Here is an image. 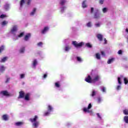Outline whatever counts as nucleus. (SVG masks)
<instances>
[{
    "label": "nucleus",
    "instance_id": "nucleus-1",
    "mask_svg": "<svg viewBox=\"0 0 128 128\" xmlns=\"http://www.w3.org/2000/svg\"><path fill=\"white\" fill-rule=\"evenodd\" d=\"M100 80V76L96 74H92V76L88 75L85 78V80L86 82H88L89 84H96V82H98Z\"/></svg>",
    "mask_w": 128,
    "mask_h": 128
},
{
    "label": "nucleus",
    "instance_id": "nucleus-2",
    "mask_svg": "<svg viewBox=\"0 0 128 128\" xmlns=\"http://www.w3.org/2000/svg\"><path fill=\"white\" fill-rule=\"evenodd\" d=\"M18 25H14L12 27V28L10 30V34H13L14 38V40H18L20 38H22V36H24V32H22L19 35H16V32H18Z\"/></svg>",
    "mask_w": 128,
    "mask_h": 128
},
{
    "label": "nucleus",
    "instance_id": "nucleus-3",
    "mask_svg": "<svg viewBox=\"0 0 128 128\" xmlns=\"http://www.w3.org/2000/svg\"><path fill=\"white\" fill-rule=\"evenodd\" d=\"M92 108V103H90L88 104V108L86 107H84L82 109V110H83V112H84L85 114H90V116H92L94 114V112L90 108Z\"/></svg>",
    "mask_w": 128,
    "mask_h": 128
},
{
    "label": "nucleus",
    "instance_id": "nucleus-4",
    "mask_svg": "<svg viewBox=\"0 0 128 128\" xmlns=\"http://www.w3.org/2000/svg\"><path fill=\"white\" fill-rule=\"evenodd\" d=\"M38 116H35L34 118L30 119V122H32V126L34 128H38L40 126V122L38 120Z\"/></svg>",
    "mask_w": 128,
    "mask_h": 128
},
{
    "label": "nucleus",
    "instance_id": "nucleus-5",
    "mask_svg": "<svg viewBox=\"0 0 128 128\" xmlns=\"http://www.w3.org/2000/svg\"><path fill=\"white\" fill-rule=\"evenodd\" d=\"M52 112H54V107L50 104H48L47 111L44 112V116H50Z\"/></svg>",
    "mask_w": 128,
    "mask_h": 128
},
{
    "label": "nucleus",
    "instance_id": "nucleus-6",
    "mask_svg": "<svg viewBox=\"0 0 128 128\" xmlns=\"http://www.w3.org/2000/svg\"><path fill=\"white\" fill-rule=\"evenodd\" d=\"M72 44H73L75 48H82V46L84 44V42L78 43L76 41H73Z\"/></svg>",
    "mask_w": 128,
    "mask_h": 128
},
{
    "label": "nucleus",
    "instance_id": "nucleus-7",
    "mask_svg": "<svg viewBox=\"0 0 128 128\" xmlns=\"http://www.w3.org/2000/svg\"><path fill=\"white\" fill-rule=\"evenodd\" d=\"M122 78H124V77H122V76H120V77L118 78V84H119V85H118L116 88V90H120L122 88V82H120V80H122Z\"/></svg>",
    "mask_w": 128,
    "mask_h": 128
},
{
    "label": "nucleus",
    "instance_id": "nucleus-8",
    "mask_svg": "<svg viewBox=\"0 0 128 128\" xmlns=\"http://www.w3.org/2000/svg\"><path fill=\"white\" fill-rule=\"evenodd\" d=\"M32 0H21L20 2V7L22 8V6H24V4H25L26 2L28 6H30V4Z\"/></svg>",
    "mask_w": 128,
    "mask_h": 128
},
{
    "label": "nucleus",
    "instance_id": "nucleus-9",
    "mask_svg": "<svg viewBox=\"0 0 128 128\" xmlns=\"http://www.w3.org/2000/svg\"><path fill=\"white\" fill-rule=\"evenodd\" d=\"M31 36H32V34L30 33H28L26 34L24 37V40H25V42H28Z\"/></svg>",
    "mask_w": 128,
    "mask_h": 128
},
{
    "label": "nucleus",
    "instance_id": "nucleus-10",
    "mask_svg": "<svg viewBox=\"0 0 128 128\" xmlns=\"http://www.w3.org/2000/svg\"><path fill=\"white\" fill-rule=\"evenodd\" d=\"M0 94L4 96H10V94L6 90H3L0 92Z\"/></svg>",
    "mask_w": 128,
    "mask_h": 128
},
{
    "label": "nucleus",
    "instance_id": "nucleus-11",
    "mask_svg": "<svg viewBox=\"0 0 128 128\" xmlns=\"http://www.w3.org/2000/svg\"><path fill=\"white\" fill-rule=\"evenodd\" d=\"M70 48H72V46L68 44H66L64 48V52H68Z\"/></svg>",
    "mask_w": 128,
    "mask_h": 128
},
{
    "label": "nucleus",
    "instance_id": "nucleus-12",
    "mask_svg": "<svg viewBox=\"0 0 128 128\" xmlns=\"http://www.w3.org/2000/svg\"><path fill=\"white\" fill-rule=\"evenodd\" d=\"M48 30H50V28L48 26H45L41 31L42 34H46L48 32Z\"/></svg>",
    "mask_w": 128,
    "mask_h": 128
},
{
    "label": "nucleus",
    "instance_id": "nucleus-13",
    "mask_svg": "<svg viewBox=\"0 0 128 128\" xmlns=\"http://www.w3.org/2000/svg\"><path fill=\"white\" fill-rule=\"evenodd\" d=\"M36 66H38V60H36V59H34L32 62V68H36Z\"/></svg>",
    "mask_w": 128,
    "mask_h": 128
},
{
    "label": "nucleus",
    "instance_id": "nucleus-14",
    "mask_svg": "<svg viewBox=\"0 0 128 128\" xmlns=\"http://www.w3.org/2000/svg\"><path fill=\"white\" fill-rule=\"evenodd\" d=\"M94 18H100V14L98 11H97L94 14Z\"/></svg>",
    "mask_w": 128,
    "mask_h": 128
},
{
    "label": "nucleus",
    "instance_id": "nucleus-15",
    "mask_svg": "<svg viewBox=\"0 0 128 128\" xmlns=\"http://www.w3.org/2000/svg\"><path fill=\"white\" fill-rule=\"evenodd\" d=\"M24 98V92L21 91L19 92V96L18 98Z\"/></svg>",
    "mask_w": 128,
    "mask_h": 128
},
{
    "label": "nucleus",
    "instance_id": "nucleus-16",
    "mask_svg": "<svg viewBox=\"0 0 128 128\" xmlns=\"http://www.w3.org/2000/svg\"><path fill=\"white\" fill-rule=\"evenodd\" d=\"M2 118L3 120L6 121V120H8V118H10V117L8 116V114H4L2 116Z\"/></svg>",
    "mask_w": 128,
    "mask_h": 128
},
{
    "label": "nucleus",
    "instance_id": "nucleus-17",
    "mask_svg": "<svg viewBox=\"0 0 128 128\" xmlns=\"http://www.w3.org/2000/svg\"><path fill=\"white\" fill-rule=\"evenodd\" d=\"M8 60V57H3L1 58L0 62H6Z\"/></svg>",
    "mask_w": 128,
    "mask_h": 128
},
{
    "label": "nucleus",
    "instance_id": "nucleus-18",
    "mask_svg": "<svg viewBox=\"0 0 128 128\" xmlns=\"http://www.w3.org/2000/svg\"><path fill=\"white\" fill-rule=\"evenodd\" d=\"M30 94H27L24 96V100H30Z\"/></svg>",
    "mask_w": 128,
    "mask_h": 128
},
{
    "label": "nucleus",
    "instance_id": "nucleus-19",
    "mask_svg": "<svg viewBox=\"0 0 128 128\" xmlns=\"http://www.w3.org/2000/svg\"><path fill=\"white\" fill-rule=\"evenodd\" d=\"M25 50H26V48L24 46L21 47L20 50V54H24V52Z\"/></svg>",
    "mask_w": 128,
    "mask_h": 128
},
{
    "label": "nucleus",
    "instance_id": "nucleus-20",
    "mask_svg": "<svg viewBox=\"0 0 128 128\" xmlns=\"http://www.w3.org/2000/svg\"><path fill=\"white\" fill-rule=\"evenodd\" d=\"M82 6L83 8H84L88 7V5L86 4V0H84L82 2Z\"/></svg>",
    "mask_w": 128,
    "mask_h": 128
},
{
    "label": "nucleus",
    "instance_id": "nucleus-21",
    "mask_svg": "<svg viewBox=\"0 0 128 128\" xmlns=\"http://www.w3.org/2000/svg\"><path fill=\"white\" fill-rule=\"evenodd\" d=\"M100 26H102L101 22H98L94 24L95 28H100Z\"/></svg>",
    "mask_w": 128,
    "mask_h": 128
},
{
    "label": "nucleus",
    "instance_id": "nucleus-22",
    "mask_svg": "<svg viewBox=\"0 0 128 128\" xmlns=\"http://www.w3.org/2000/svg\"><path fill=\"white\" fill-rule=\"evenodd\" d=\"M103 36L101 34H97V38H98V40H102V38H103Z\"/></svg>",
    "mask_w": 128,
    "mask_h": 128
},
{
    "label": "nucleus",
    "instance_id": "nucleus-23",
    "mask_svg": "<svg viewBox=\"0 0 128 128\" xmlns=\"http://www.w3.org/2000/svg\"><path fill=\"white\" fill-rule=\"evenodd\" d=\"M60 6H64L66 4V0H61L60 2Z\"/></svg>",
    "mask_w": 128,
    "mask_h": 128
},
{
    "label": "nucleus",
    "instance_id": "nucleus-24",
    "mask_svg": "<svg viewBox=\"0 0 128 128\" xmlns=\"http://www.w3.org/2000/svg\"><path fill=\"white\" fill-rule=\"evenodd\" d=\"M36 8H34L32 11V12L30 13V15L34 16V14H36Z\"/></svg>",
    "mask_w": 128,
    "mask_h": 128
},
{
    "label": "nucleus",
    "instance_id": "nucleus-25",
    "mask_svg": "<svg viewBox=\"0 0 128 128\" xmlns=\"http://www.w3.org/2000/svg\"><path fill=\"white\" fill-rule=\"evenodd\" d=\"M76 60L78 62H82V58L80 56H77L76 58Z\"/></svg>",
    "mask_w": 128,
    "mask_h": 128
},
{
    "label": "nucleus",
    "instance_id": "nucleus-26",
    "mask_svg": "<svg viewBox=\"0 0 128 128\" xmlns=\"http://www.w3.org/2000/svg\"><path fill=\"white\" fill-rule=\"evenodd\" d=\"M114 58H110L108 60L107 63L108 64H112V62H114Z\"/></svg>",
    "mask_w": 128,
    "mask_h": 128
},
{
    "label": "nucleus",
    "instance_id": "nucleus-27",
    "mask_svg": "<svg viewBox=\"0 0 128 128\" xmlns=\"http://www.w3.org/2000/svg\"><path fill=\"white\" fill-rule=\"evenodd\" d=\"M55 86L57 88H60V82H56L55 83Z\"/></svg>",
    "mask_w": 128,
    "mask_h": 128
},
{
    "label": "nucleus",
    "instance_id": "nucleus-28",
    "mask_svg": "<svg viewBox=\"0 0 128 128\" xmlns=\"http://www.w3.org/2000/svg\"><path fill=\"white\" fill-rule=\"evenodd\" d=\"M15 124L17 126H22V124H24V122H17Z\"/></svg>",
    "mask_w": 128,
    "mask_h": 128
},
{
    "label": "nucleus",
    "instance_id": "nucleus-29",
    "mask_svg": "<svg viewBox=\"0 0 128 128\" xmlns=\"http://www.w3.org/2000/svg\"><path fill=\"white\" fill-rule=\"evenodd\" d=\"M8 24V21H3L1 23V24H2V26H6V24Z\"/></svg>",
    "mask_w": 128,
    "mask_h": 128
},
{
    "label": "nucleus",
    "instance_id": "nucleus-30",
    "mask_svg": "<svg viewBox=\"0 0 128 128\" xmlns=\"http://www.w3.org/2000/svg\"><path fill=\"white\" fill-rule=\"evenodd\" d=\"M100 90L102 92H106V88L104 86H100Z\"/></svg>",
    "mask_w": 128,
    "mask_h": 128
},
{
    "label": "nucleus",
    "instance_id": "nucleus-31",
    "mask_svg": "<svg viewBox=\"0 0 128 128\" xmlns=\"http://www.w3.org/2000/svg\"><path fill=\"white\" fill-rule=\"evenodd\" d=\"M96 92L94 90H92V92L91 94V96L94 98V96H96Z\"/></svg>",
    "mask_w": 128,
    "mask_h": 128
},
{
    "label": "nucleus",
    "instance_id": "nucleus-32",
    "mask_svg": "<svg viewBox=\"0 0 128 128\" xmlns=\"http://www.w3.org/2000/svg\"><path fill=\"white\" fill-rule=\"evenodd\" d=\"M108 8H102V12L104 14H106V13L108 12Z\"/></svg>",
    "mask_w": 128,
    "mask_h": 128
},
{
    "label": "nucleus",
    "instance_id": "nucleus-33",
    "mask_svg": "<svg viewBox=\"0 0 128 128\" xmlns=\"http://www.w3.org/2000/svg\"><path fill=\"white\" fill-rule=\"evenodd\" d=\"M96 56L97 60H100V54L99 53L96 54Z\"/></svg>",
    "mask_w": 128,
    "mask_h": 128
},
{
    "label": "nucleus",
    "instance_id": "nucleus-34",
    "mask_svg": "<svg viewBox=\"0 0 128 128\" xmlns=\"http://www.w3.org/2000/svg\"><path fill=\"white\" fill-rule=\"evenodd\" d=\"M124 122L126 123V124H128V116H124Z\"/></svg>",
    "mask_w": 128,
    "mask_h": 128
},
{
    "label": "nucleus",
    "instance_id": "nucleus-35",
    "mask_svg": "<svg viewBox=\"0 0 128 128\" xmlns=\"http://www.w3.org/2000/svg\"><path fill=\"white\" fill-rule=\"evenodd\" d=\"M4 8L5 10H8V8H10V4H6L4 5Z\"/></svg>",
    "mask_w": 128,
    "mask_h": 128
},
{
    "label": "nucleus",
    "instance_id": "nucleus-36",
    "mask_svg": "<svg viewBox=\"0 0 128 128\" xmlns=\"http://www.w3.org/2000/svg\"><path fill=\"white\" fill-rule=\"evenodd\" d=\"M4 50V46H2L0 47V52H2Z\"/></svg>",
    "mask_w": 128,
    "mask_h": 128
},
{
    "label": "nucleus",
    "instance_id": "nucleus-37",
    "mask_svg": "<svg viewBox=\"0 0 128 128\" xmlns=\"http://www.w3.org/2000/svg\"><path fill=\"white\" fill-rule=\"evenodd\" d=\"M66 6L61 7L60 8L61 12H64V10H66Z\"/></svg>",
    "mask_w": 128,
    "mask_h": 128
},
{
    "label": "nucleus",
    "instance_id": "nucleus-38",
    "mask_svg": "<svg viewBox=\"0 0 128 128\" xmlns=\"http://www.w3.org/2000/svg\"><path fill=\"white\" fill-rule=\"evenodd\" d=\"M102 98L100 97H98V104H100V102H102Z\"/></svg>",
    "mask_w": 128,
    "mask_h": 128
},
{
    "label": "nucleus",
    "instance_id": "nucleus-39",
    "mask_svg": "<svg viewBox=\"0 0 128 128\" xmlns=\"http://www.w3.org/2000/svg\"><path fill=\"white\" fill-rule=\"evenodd\" d=\"M42 42H39L37 44L38 46L42 47Z\"/></svg>",
    "mask_w": 128,
    "mask_h": 128
},
{
    "label": "nucleus",
    "instance_id": "nucleus-40",
    "mask_svg": "<svg viewBox=\"0 0 128 128\" xmlns=\"http://www.w3.org/2000/svg\"><path fill=\"white\" fill-rule=\"evenodd\" d=\"M86 26L88 28H90L92 26V22H89L87 23Z\"/></svg>",
    "mask_w": 128,
    "mask_h": 128
},
{
    "label": "nucleus",
    "instance_id": "nucleus-41",
    "mask_svg": "<svg viewBox=\"0 0 128 128\" xmlns=\"http://www.w3.org/2000/svg\"><path fill=\"white\" fill-rule=\"evenodd\" d=\"M26 76V74H20V78H24V76Z\"/></svg>",
    "mask_w": 128,
    "mask_h": 128
},
{
    "label": "nucleus",
    "instance_id": "nucleus-42",
    "mask_svg": "<svg viewBox=\"0 0 128 128\" xmlns=\"http://www.w3.org/2000/svg\"><path fill=\"white\" fill-rule=\"evenodd\" d=\"M123 112L124 114H128V109H126L123 111Z\"/></svg>",
    "mask_w": 128,
    "mask_h": 128
},
{
    "label": "nucleus",
    "instance_id": "nucleus-43",
    "mask_svg": "<svg viewBox=\"0 0 128 128\" xmlns=\"http://www.w3.org/2000/svg\"><path fill=\"white\" fill-rule=\"evenodd\" d=\"M86 46H87V48H92V44H90V43H86Z\"/></svg>",
    "mask_w": 128,
    "mask_h": 128
},
{
    "label": "nucleus",
    "instance_id": "nucleus-44",
    "mask_svg": "<svg viewBox=\"0 0 128 128\" xmlns=\"http://www.w3.org/2000/svg\"><path fill=\"white\" fill-rule=\"evenodd\" d=\"M124 82L125 84H128V80L126 78H124Z\"/></svg>",
    "mask_w": 128,
    "mask_h": 128
},
{
    "label": "nucleus",
    "instance_id": "nucleus-45",
    "mask_svg": "<svg viewBox=\"0 0 128 128\" xmlns=\"http://www.w3.org/2000/svg\"><path fill=\"white\" fill-rule=\"evenodd\" d=\"M6 14H2L1 16H0V18H6Z\"/></svg>",
    "mask_w": 128,
    "mask_h": 128
},
{
    "label": "nucleus",
    "instance_id": "nucleus-46",
    "mask_svg": "<svg viewBox=\"0 0 128 128\" xmlns=\"http://www.w3.org/2000/svg\"><path fill=\"white\" fill-rule=\"evenodd\" d=\"M118 54H122V50H119Z\"/></svg>",
    "mask_w": 128,
    "mask_h": 128
},
{
    "label": "nucleus",
    "instance_id": "nucleus-47",
    "mask_svg": "<svg viewBox=\"0 0 128 128\" xmlns=\"http://www.w3.org/2000/svg\"><path fill=\"white\" fill-rule=\"evenodd\" d=\"M96 116H98V118H100V120H102V116H100V114L97 113Z\"/></svg>",
    "mask_w": 128,
    "mask_h": 128
},
{
    "label": "nucleus",
    "instance_id": "nucleus-48",
    "mask_svg": "<svg viewBox=\"0 0 128 128\" xmlns=\"http://www.w3.org/2000/svg\"><path fill=\"white\" fill-rule=\"evenodd\" d=\"M104 2V0H100V4H103Z\"/></svg>",
    "mask_w": 128,
    "mask_h": 128
},
{
    "label": "nucleus",
    "instance_id": "nucleus-49",
    "mask_svg": "<svg viewBox=\"0 0 128 128\" xmlns=\"http://www.w3.org/2000/svg\"><path fill=\"white\" fill-rule=\"evenodd\" d=\"M46 76H48V74H44L43 76L44 78H46Z\"/></svg>",
    "mask_w": 128,
    "mask_h": 128
},
{
    "label": "nucleus",
    "instance_id": "nucleus-50",
    "mask_svg": "<svg viewBox=\"0 0 128 128\" xmlns=\"http://www.w3.org/2000/svg\"><path fill=\"white\" fill-rule=\"evenodd\" d=\"M90 12H91V14H92L94 12V8H91Z\"/></svg>",
    "mask_w": 128,
    "mask_h": 128
},
{
    "label": "nucleus",
    "instance_id": "nucleus-51",
    "mask_svg": "<svg viewBox=\"0 0 128 128\" xmlns=\"http://www.w3.org/2000/svg\"><path fill=\"white\" fill-rule=\"evenodd\" d=\"M101 54H102V56H104V52H101Z\"/></svg>",
    "mask_w": 128,
    "mask_h": 128
},
{
    "label": "nucleus",
    "instance_id": "nucleus-52",
    "mask_svg": "<svg viewBox=\"0 0 128 128\" xmlns=\"http://www.w3.org/2000/svg\"><path fill=\"white\" fill-rule=\"evenodd\" d=\"M9 80H10V78H7V80H6V82H8Z\"/></svg>",
    "mask_w": 128,
    "mask_h": 128
},
{
    "label": "nucleus",
    "instance_id": "nucleus-53",
    "mask_svg": "<svg viewBox=\"0 0 128 128\" xmlns=\"http://www.w3.org/2000/svg\"><path fill=\"white\" fill-rule=\"evenodd\" d=\"M126 32L127 34H128V28H126Z\"/></svg>",
    "mask_w": 128,
    "mask_h": 128
},
{
    "label": "nucleus",
    "instance_id": "nucleus-54",
    "mask_svg": "<svg viewBox=\"0 0 128 128\" xmlns=\"http://www.w3.org/2000/svg\"><path fill=\"white\" fill-rule=\"evenodd\" d=\"M104 44H106V38L104 39Z\"/></svg>",
    "mask_w": 128,
    "mask_h": 128
},
{
    "label": "nucleus",
    "instance_id": "nucleus-55",
    "mask_svg": "<svg viewBox=\"0 0 128 128\" xmlns=\"http://www.w3.org/2000/svg\"><path fill=\"white\" fill-rule=\"evenodd\" d=\"M68 42V40H64V42Z\"/></svg>",
    "mask_w": 128,
    "mask_h": 128
}]
</instances>
